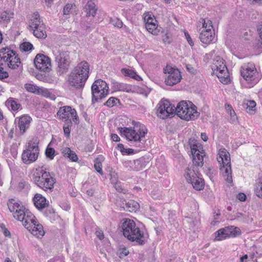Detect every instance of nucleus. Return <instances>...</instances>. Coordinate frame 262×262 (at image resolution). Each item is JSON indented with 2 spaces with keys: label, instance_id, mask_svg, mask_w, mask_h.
<instances>
[{
  "label": "nucleus",
  "instance_id": "f257e3e1",
  "mask_svg": "<svg viewBox=\"0 0 262 262\" xmlns=\"http://www.w3.org/2000/svg\"><path fill=\"white\" fill-rule=\"evenodd\" d=\"M190 148L193 157L192 164L189 165L184 173V176L188 183L192 182L195 177L200 174L199 172V168L203 166L204 157L205 156L201 145L190 144Z\"/></svg>",
  "mask_w": 262,
  "mask_h": 262
},
{
  "label": "nucleus",
  "instance_id": "f03ea898",
  "mask_svg": "<svg viewBox=\"0 0 262 262\" xmlns=\"http://www.w3.org/2000/svg\"><path fill=\"white\" fill-rule=\"evenodd\" d=\"M120 132L127 140L133 141L135 146L143 149L144 147L145 141L143 138L145 137L147 133V129L144 125L137 122L135 124L134 128H121Z\"/></svg>",
  "mask_w": 262,
  "mask_h": 262
},
{
  "label": "nucleus",
  "instance_id": "7ed1b4c3",
  "mask_svg": "<svg viewBox=\"0 0 262 262\" xmlns=\"http://www.w3.org/2000/svg\"><path fill=\"white\" fill-rule=\"evenodd\" d=\"M33 180L35 184L45 191H51L54 188L55 179L52 174L42 169L33 175Z\"/></svg>",
  "mask_w": 262,
  "mask_h": 262
},
{
  "label": "nucleus",
  "instance_id": "20e7f679",
  "mask_svg": "<svg viewBox=\"0 0 262 262\" xmlns=\"http://www.w3.org/2000/svg\"><path fill=\"white\" fill-rule=\"evenodd\" d=\"M0 58L5 63H7L8 67L11 69H17L21 72L23 64L15 51L8 47L3 48L0 50Z\"/></svg>",
  "mask_w": 262,
  "mask_h": 262
},
{
  "label": "nucleus",
  "instance_id": "39448f33",
  "mask_svg": "<svg viewBox=\"0 0 262 262\" xmlns=\"http://www.w3.org/2000/svg\"><path fill=\"white\" fill-rule=\"evenodd\" d=\"M217 160L220 164V170L223 176L226 177V181L228 183H232V170L229 152L225 148L220 149L217 155Z\"/></svg>",
  "mask_w": 262,
  "mask_h": 262
},
{
  "label": "nucleus",
  "instance_id": "423d86ee",
  "mask_svg": "<svg viewBox=\"0 0 262 262\" xmlns=\"http://www.w3.org/2000/svg\"><path fill=\"white\" fill-rule=\"evenodd\" d=\"M211 69L222 83L227 84L230 81L229 73L223 58L216 56L213 60Z\"/></svg>",
  "mask_w": 262,
  "mask_h": 262
},
{
  "label": "nucleus",
  "instance_id": "0eeeda50",
  "mask_svg": "<svg viewBox=\"0 0 262 262\" xmlns=\"http://www.w3.org/2000/svg\"><path fill=\"white\" fill-rule=\"evenodd\" d=\"M241 74L243 78L249 83H256L260 79V74L253 62L244 64L241 68Z\"/></svg>",
  "mask_w": 262,
  "mask_h": 262
},
{
  "label": "nucleus",
  "instance_id": "6e6552de",
  "mask_svg": "<svg viewBox=\"0 0 262 262\" xmlns=\"http://www.w3.org/2000/svg\"><path fill=\"white\" fill-rule=\"evenodd\" d=\"M20 214H15L16 219L21 222L26 229L35 228V229H43V226L36 219L35 216L30 211L26 210L20 211Z\"/></svg>",
  "mask_w": 262,
  "mask_h": 262
},
{
  "label": "nucleus",
  "instance_id": "1a4fd4ad",
  "mask_svg": "<svg viewBox=\"0 0 262 262\" xmlns=\"http://www.w3.org/2000/svg\"><path fill=\"white\" fill-rule=\"evenodd\" d=\"M93 103L100 102L108 94L107 84L101 79L96 80L91 87Z\"/></svg>",
  "mask_w": 262,
  "mask_h": 262
},
{
  "label": "nucleus",
  "instance_id": "9d476101",
  "mask_svg": "<svg viewBox=\"0 0 262 262\" xmlns=\"http://www.w3.org/2000/svg\"><path fill=\"white\" fill-rule=\"evenodd\" d=\"M26 149L24 150L21 159L26 164H30L38 158L39 155V148L37 143L29 141L26 144Z\"/></svg>",
  "mask_w": 262,
  "mask_h": 262
},
{
  "label": "nucleus",
  "instance_id": "9b49d317",
  "mask_svg": "<svg viewBox=\"0 0 262 262\" xmlns=\"http://www.w3.org/2000/svg\"><path fill=\"white\" fill-rule=\"evenodd\" d=\"M57 118L62 121L68 122L71 121L70 117L72 118L75 124L78 123V116L76 110L70 106H64L60 107L57 114Z\"/></svg>",
  "mask_w": 262,
  "mask_h": 262
},
{
  "label": "nucleus",
  "instance_id": "f8f14e48",
  "mask_svg": "<svg viewBox=\"0 0 262 262\" xmlns=\"http://www.w3.org/2000/svg\"><path fill=\"white\" fill-rule=\"evenodd\" d=\"M163 71L165 74H168L165 80V82L167 85L172 86L176 84L182 78L180 71L178 69L167 66L164 68Z\"/></svg>",
  "mask_w": 262,
  "mask_h": 262
},
{
  "label": "nucleus",
  "instance_id": "ddd939ff",
  "mask_svg": "<svg viewBox=\"0 0 262 262\" xmlns=\"http://www.w3.org/2000/svg\"><path fill=\"white\" fill-rule=\"evenodd\" d=\"M157 114L159 117L165 119L174 113V105L167 100H162L158 105Z\"/></svg>",
  "mask_w": 262,
  "mask_h": 262
},
{
  "label": "nucleus",
  "instance_id": "4468645a",
  "mask_svg": "<svg viewBox=\"0 0 262 262\" xmlns=\"http://www.w3.org/2000/svg\"><path fill=\"white\" fill-rule=\"evenodd\" d=\"M55 61L58 64V72L60 74L68 72L70 64V56L66 52H60L55 57Z\"/></svg>",
  "mask_w": 262,
  "mask_h": 262
},
{
  "label": "nucleus",
  "instance_id": "2eb2a0df",
  "mask_svg": "<svg viewBox=\"0 0 262 262\" xmlns=\"http://www.w3.org/2000/svg\"><path fill=\"white\" fill-rule=\"evenodd\" d=\"M34 63L37 69L43 72H49L51 67L50 58L42 54H37Z\"/></svg>",
  "mask_w": 262,
  "mask_h": 262
},
{
  "label": "nucleus",
  "instance_id": "dca6fc26",
  "mask_svg": "<svg viewBox=\"0 0 262 262\" xmlns=\"http://www.w3.org/2000/svg\"><path fill=\"white\" fill-rule=\"evenodd\" d=\"M123 235L128 240L136 241L140 245L145 243V236L143 230H122Z\"/></svg>",
  "mask_w": 262,
  "mask_h": 262
},
{
  "label": "nucleus",
  "instance_id": "f3484780",
  "mask_svg": "<svg viewBox=\"0 0 262 262\" xmlns=\"http://www.w3.org/2000/svg\"><path fill=\"white\" fill-rule=\"evenodd\" d=\"M189 101H181L178 104L176 107H174V113L178 116L187 121H189V119L191 118V117L188 118L189 116L186 113L189 107Z\"/></svg>",
  "mask_w": 262,
  "mask_h": 262
},
{
  "label": "nucleus",
  "instance_id": "a211bd4d",
  "mask_svg": "<svg viewBox=\"0 0 262 262\" xmlns=\"http://www.w3.org/2000/svg\"><path fill=\"white\" fill-rule=\"evenodd\" d=\"M89 64L85 61H81L73 69L74 72H77V75H80V77L85 81L89 77Z\"/></svg>",
  "mask_w": 262,
  "mask_h": 262
},
{
  "label": "nucleus",
  "instance_id": "6ab92c4d",
  "mask_svg": "<svg viewBox=\"0 0 262 262\" xmlns=\"http://www.w3.org/2000/svg\"><path fill=\"white\" fill-rule=\"evenodd\" d=\"M68 81L71 86L76 89L83 87L86 82L85 80H83V79L80 77V75H77V72L75 73L73 70L69 75Z\"/></svg>",
  "mask_w": 262,
  "mask_h": 262
},
{
  "label": "nucleus",
  "instance_id": "aec40b11",
  "mask_svg": "<svg viewBox=\"0 0 262 262\" xmlns=\"http://www.w3.org/2000/svg\"><path fill=\"white\" fill-rule=\"evenodd\" d=\"M214 240L221 241L227 237H234L241 234V230H217Z\"/></svg>",
  "mask_w": 262,
  "mask_h": 262
},
{
  "label": "nucleus",
  "instance_id": "412c9836",
  "mask_svg": "<svg viewBox=\"0 0 262 262\" xmlns=\"http://www.w3.org/2000/svg\"><path fill=\"white\" fill-rule=\"evenodd\" d=\"M199 32H200L199 38L202 43L209 45L212 42L215 35L213 29H208L205 31L199 30Z\"/></svg>",
  "mask_w": 262,
  "mask_h": 262
},
{
  "label": "nucleus",
  "instance_id": "4be33fe9",
  "mask_svg": "<svg viewBox=\"0 0 262 262\" xmlns=\"http://www.w3.org/2000/svg\"><path fill=\"white\" fill-rule=\"evenodd\" d=\"M32 118L28 115H24L19 118L18 126L21 135L24 134L30 126Z\"/></svg>",
  "mask_w": 262,
  "mask_h": 262
},
{
  "label": "nucleus",
  "instance_id": "5701e85b",
  "mask_svg": "<svg viewBox=\"0 0 262 262\" xmlns=\"http://www.w3.org/2000/svg\"><path fill=\"white\" fill-rule=\"evenodd\" d=\"M125 165L129 166L131 169L135 171H139L143 169L146 165V161L144 157L134 160L133 162L129 161L125 163Z\"/></svg>",
  "mask_w": 262,
  "mask_h": 262
},
{
  "label": "nucleus",
  "instance_id": "b1692460",
  "mask_svg": "<svg viewBox=\"0 0 262 262\" xmlns=\"http://www.w3.org/2000/svg\"><path fill=\"white\" fill-rule=\"evenodd\" d=\"M121 206L124 210L131 212H136L140 208L139 204L134 200H129L128 202L124 200L122 202Z\"/></svg>",
  "mask_w": 262,
  "mask_h": 262
},
{
  "label": "nucleus",
  "instance_id": "393cba45",
  "mask_svg": "<svg viewBox=\"0 0 262 262\" xmlns=\"http://www.w3.org/2000/svg\"><path fill=\"white\" fill-rule=\"evenodd\" d=\"M197 28L198 30L205 31L208 29L213 30V27L212 21L208 18H201L198 23Z\"/></svg>",
  "mask_w": 262,
  "mask_h": 262
},
{
  "label": "nucleus",
  "instance_id": "a878e982",
  "mask_svg": "<svg viewBox=\"0 0 262 262\" xmlns=\"http://www.w3.org/2000/svg\"><path fill=\"white\" fill-rule=\"evenodd\" d=\"M33 202L35 207L38 209H42L47 205L46 198L39 193L35 195Z\"/></svg>",
  "mask_w": 262,
  "mask_h": 262
},
{
  "label": "nucleus",
  "instance_id": "bb28decb",
  "mask_svg": "<svg viewBox=\"0 0 262 262\" xmlns=\"http://www.w3.org/2000/svg\"><path fill=\"white\" fill-rule=\"evenodd\" d=\"M9 210L13 213V216L16 219L15 214H20V211H24V210L21 209V207L20 206L18 203L15 202L14 199H11L9 200L7 203Z\"/></svg>",
  "mask_w": 262,
  "mask_h": 262
},
{
  "label": "nucleus",
  "instance_id": "cd10ccee",
  "mask_svg": "<svg viewBox=\"0 0 262 262\" xmlns=\"http://www.w3.org/2000/svg\"><path fill=\"white\" fill-rule=\"evenodd\" d=\"M33 35L38 38L44 39L47 37V33L44 25H40V26L31 29Z\"/></svg>",
  "mask_w": 262,
  "mask_h": 262
},
{
  "label": "nucleus",
  "instance_id": "c85d7f7f",
  "mask_svg": "<svg viewBox=\"0 0 262 262\" xmlns=\"http://www.w3.org/2000/svg\"><path fill=\"white\" fill-rule=\"evenodd\" d=\"M40 25H44L40 20V16L38 12H35L32 15L29 22V27L30 29H32L40 26Z\"/></svg>",
  "mask_w": 262,
  "mask_h": 262
},
{
  "label": "nucleus",
  "instance_id": "c756f323",
  "mask_svg": "<svg viewBox=\"0 0 262 262\" xmlns=\"http://www.w3.org/2000/svg\"><path fill=\"white\" fill-rule=\"evenodd\" d=\"M189 107L186 113L189 116L188 118L191 117L189 120H194L199 116L200 113L196 111V107L195 105L190 101H189Z\"/></svg>",
  "mask_w": 262,
  "mask_h": 262
},
{
  "label": "nucleus",
  "instance_id": "7c9ffc66",
  "mask_svg": "<svg viewBox=\"0 0 262 262\" xmlns=\"http://www.w3.org/2000/svg\"><path fill=\"white\" fill-rule=\"evenodd\" d=\"M121 223V229H139L138 227L136 228L135 222L130 219H123Z\"/></svg>",
  "mask_w": 262,
  "mask_h": 262
},
{
  "label": "nucleus",
  "instance_id": "2f4dec72",
  "mask_svg": "<svg viewBox=\"0 0 262 262\" xmlns=\"http://www.w3.org/2000/svg\"><path fill=\"white\" fill-rule=\"evenodd\" d=\"M193 186V188L197 190H200L204 188V180L200 177V175L197 176L192 180V182H189Z\"/></svg>",
  "mask_w": 262,
  "mask_h": 262
},
{
  "label": "nucleus",
  "instance_id": "473e14b6",
  "mask_svg": "<svg viewBox=\"0 0 262 262\" xmlns=\"http://www.w3.org/2000/svg\"><path fill=\"white\" fill-rule=\"evenodd\" d=\"M85 12L87 16H95L97 9L96 8L95 4L92 1H89L85 6Z\"/></svg>",
  "mask_w": 262,
  "mask_h": 262
},
{
  "label": "nucleus",
  "instance_id": "72a5a7b5",
  "mask_svg": "<svg viewBox=\"0 0 262 262\" xmlns=\"http://www.w3.org/2000/svg\"><path fill=\"white\" fill-rule=\"evenodd\" d=\"M121 72L124 75L128 76L137 80L139 81L142 79L141 77L137 75L136 72L131 69L123 68L121 70Z\"/></svg>",
  "mask_w": 262,
  "mask_h": 262
},
{
  "label": "nucleus",
  "instance_id": "f704fd0d",
  "mask_svg": "<svg viewBox=\"0 0 262 262\" xmlns=\"http://www.w3.org/2000/svg\"><path fill=\"white\" fill-rule=\"evenodd\" d=\"M62 153L65 157L69 158L72 161L76 162L78 160L77 155L69 147H66L63 149L62 151Z\"/></svg>",
  "mask_w": 262,
  "mask_h": 262
},
{
  "label": "nucleus",
  "instance_id": "c9c22d12",
  "mask_svg": "<svg viewBox=\"0 0 262 262\" xmlns=\"http://www.w3.org/2000/svg\"><path fill=\"white\" fill-rule=\"evenodd\" d=\"M220 216L221 213L220 210L218 209L214 211L213 215L210 221V224L213 227H214L217 224L220 222Z\"/></svg>",
  "mask_w": 262,
  "mask_h": 262
},
{
  "label": "nucleus",
  "instance_id": "e433bc0d",
  "mask_svg": "<svg viewBox=\"0 0 262 262\" xmlns=\"http://www.w3.org/2000/svg\"><path fill=\"white\" fill-rule=\"evenodd\" d=\"M6 105L8 107L11 108L13 111L17 110L20 106L19 104L17 103L11 98L6 101Z\"/></svg>",
  "mask_w": 262,
  "mask_h": 262
},
{
  "label": "nucleus",
  "instance_id": "4c0bfd02",
  "mask_svg": "<svg viewBox=\"0 0 262 262\" xmlns=\"http://www.w3.org/2000/svg\"><path fill=\"white\" fill-rule=\"evenodd\" d=\"M146 30L150 33L154 35H157L159 32V30L157 29L156 23L150 24L149 23L148 25H145Z\"/></svg>",
  "mask_w": 262,
  "mask_h": 262
},
{
  "label": "nucleus",
  "instance_id": "58836bf2",
  "mask_svg": "<svg viewBox=\"0 0 262 262\" xmlns=\"http://www.w3.org/2000/svg\"><path fill=\"white\" fill-rule=\"evenodd\" d=\"M41 94L44 97L50 98L52 100H55L56 97L54 95L52 94L48 90L45 89H41L39 88V91L38 94Z\"/></svg>",
  "mask_w": 262,
  "mask_h": 262
},
{
  "label": "nucleus",
  "instance_id": "ea45409f",
  "mask_svg": "<svg viewBox=\"0 0 262 262\" xmlns=\"http://www.w3.org/2000/svg\"><path fill=\"white\" fill-rule=\"evenodd\" d=\"M26 90L31 93L37 94L39 91V88L31 83H26L25 85Z\"/></svg>",
  "mask_w": 262,
  "mask_h": 262
},
{
  "label": "nucleus",
  "instance_id": "a19ab883",
  "mask_svg": "<svg viewBox=\"0 0 262 262\" xmlns=\"http://www.w3.org/2000/svg\"><path fill=\"white\" fill-rule=\"evenodd\" d=\"M120 103V100L117 98L112 97L110 98L104 103V105L110 107H112L116 105L117 103Z\"/></svg>",
  "mask_w": 262,
  "mask_h": 262
},
{
  "label": "nucleus",
  "instance_id": "79ce46f5",
  "mask_svg": "<svg viewBox=\"0 0 262 262\" xmlns=\"http://www.w3.org/2000/svg\"><path fill=\"white\" fill-rule=\"evenodd\" d=\"M72 124V121H69L68 122H66L63 126L64 134L67 138L70 137Z\"/></svg>",
  "mask_w": 262,
  "mask_h": 262
},
{
  "label": "nucleus",
  "instance_id": "37998d69",
  "mask_svg": "<svg viewBox=\"0 0 262 262\" xmlns=\"http://www.w3.org/2000/svg\"><path fill=\"white\" fill-rule=\"evenodd\" d=\"M13 13L10 11H3L0 13V18L2 20L8 22L12 17Z\"/></svg>",
  "mask_w": 262,
  "mask_h": 262
},
{
  "label": "nucleus",
  "instance_id": "c03bdc74",
  "mask_svg": "<svg viewBox=\"0 0 262 262\" xmlns=\"http://www.w3.org/2000/svg\"><path fill=\"white\" fill-rule=\"evenodd\" d=\"M255 193L259 198H262V178L259 179V182L255 187Z\"/></svg>",
  "mask_w": 262,
  "mask_h": 262
},
{
  "label": "nucleus",
  "instance_id": "a18cd8bd",
  "mask_svg": "<svg viewBox=\"0 0 262 262\" xmlns=\"http://www.w3.org/2000/svg\"><path fill=\"white\" fill-rule=\"evenodd\" d=\"M19 49L21 51L27 52L31 51L33 49V46L29 42H24L20 44Z\"/></svg>",
  "mask_w": 262,
  "mask_h": 262
},
{
  "label": "nucleus",
  "instance_id": "49530a36",
  "mask_svg": "<svg viewBox=\"0 0 262 262\" xmlns=\"http://www.w3.org/2000/svg\"><path fill=\"white\" fill-rule=\"evenodd\" d=\"M144 20L145 23V25H148V23H149V24L156 23L157 20L154 18L150 14H149L148 13H144Z\"/></svg>",
  "mask_w": 262,
  "mask_h": 262
},
{
  "label": "nucleus",
  "instance_id": "de8ad7c7",
  "mask_svg": "<svg viewBox=\"0 0 262 262\" xmlns=\"http://www.w3.org/2000/svg\"><path fill=\"white\" fill-rule=\"evenodd\" d=\"M246 111L249 113H252L254 112L253 108L256 106V102L253 100L248 101L247 103Z\"/></svg>",
  "mask_w": 262,
  "mask_h": 262
},
{
  "label": "nucleus",
  "instance_id": "09e8293b",
  "mask_svg": "<svg viewBox=\"0 0 262 262\" xmlns=\"http://www.w3.org/2000/svg\"><path fill=\"white\" fill-rule=\"evenodd\" d=\"M2 59L0 58V79L6 78L8 77V72L4 70V63Z\"/></svg>",
  "mask_w": 262,
  "mask_h": 262
},
{
  "label": "nucleus",
  "instance_id": "8fccbe9b",
  "mask_svg": "<svg viewBox=\"0 0 262 262\" xmlns=\"http://www.w3.org/2000/svg\"><path fill=\"white\" fill-rule=\"evenodd\" d=\"M31 234L37 238H41L45 234V230H29Z\"/></svg>",
  "mask_w": 262,
  "mask_h": 262
},
{
  "label": "nucleus",
  "instance_id": "3c124183",
  "mask_svg": "<svg viewBox=\"0 0 262 262\" xmlns=\"http://www.w3.org/2000/svg\"><path fill=\"white\" fill-rule=\"evenodd\" d=\"M119 256L122 258L129 254V251L125 247L120 248L117 252Z\"/></svg>",
  "mask_w": 262,
  "mask_h": 262
},
{
  "label": "nucleus",
  "instance_id": "603ef678",
  "mask_svg": "<svg viewBox=\"0 0 262 262\" xmlns=\"http://www.w3.org/2000/svg\"><path fill=\"white\" fill-rule=\"evenodd\" d=\"M226 109L228 113L230 114L233 120H234L235 119H236L235 113L231 105L227 104L226 106Z\"/></svg>",
  "mask_w": 262,
  "mask_h": 262
},
{
  "label": "nucleus",
  "instance_id": "864d4df0",
  "mask_svg": "<svg viewBox=\"0 0 262 262\" xmlns=\"http://www.w3.org/2000/svg\"><path fill=\"white\" fill-rule=\"evenodd\" d=\"M94 167L96 170L100 174H103V171L102 170V164L100 160H98V159H97L96 160L95 164H94Z\"/></svg>",
  "mask_w": 262,
  "mask_h": 262
},
{
  "label": "nucleus",
  "instance_id": "5fc2aeb1",
  "mask_svg": "<svg viewBox=\"0 0 262 262\" xmlns=\"http://www.w3.org/2000/svg\"><path fill=\"white\" fill-rule=\"evenodd\" d=\"M75 7V5L74 4H67L63 8V15H68L70 13L71 10Z\"/></svg>",
  "mask_w": 262,
  "mask_h": 262
},
{
  "label": "nucleus",
  "instance_id": "6e6d98bb",
  "mask_svg": "<svg viewBox=\"0 0 262 262\" xmlns=\"http://www.w3.org/2000/svg\"><path fill=\"white\" fill-rule=\"evenodd\" d=\"M55 150L53 148H47L46 150V155L48 158L53 159L54 157Z\"/></svg>",
  "mask_w": 262,
  "mask_h": 262
},
{
  "label": "nucleus",
  "instance_id": "4d7b16f0",
  "mask_svg": "<svg viewBox=\"0 0 262 262\" xmlns=\"http://www.w3.org/2000/svg\"><path fill=\"white\" fill-rule=\"evenodd\" d=\"M112 23L113 25L118 28H121L123 26V23L122 20H121L118 18H115L112 20Z\"/></svg>",
  "mask_w": 262,
  "mask_h": 262
},
{
  "label": "nucleus",
  "instance_id": "13d9d810",
  "mask_svg": "<svg viewBox=\"0 0 262 262\" xmlns=\"http://www.w3.org/2000/svg\"><path fill=\"white\" fill-rule=\"evenodd\" d=\"M114 187L116 190L119 192L125 193L126 192V190L122 188L121 185L120 184V183L116 182V184H115Z\"/></svg>",
  "mask_w": 262,
  "mask_h": 262
},
{
  "label": "nucleus",
  "instance_id": "bf43d9fd",
  "mask_svg": "<svg viewBox=\"0 0 262 262\" xmlns=\"http://www.w3.org/2000/svg\"><path fill=\"white\" fill-rule=\"evenodd\" d=\"M95 234L100 241L106 239L102 230H96Z\"/></svg>",
  "mask_w": 262,
  "mask_h": 262
},
{
  "label": "nucleus",
  "instance_id": "052dcab7",
  "mask_svg": "<svg viewBox=\"0 0 262 262\" xmlns=\"http://www.w3.org/2000/svg\"><path fill=\"white\" fill-rule=\"evenodd\" d=\"M118 88L119 91H123L127 92H129L130 90L128 86L123 84H120L118 85Z\"/></svg>",
  "mask_w": 262,
  "mask_h": 262
},
{
  "label": "nucleus",
  "instance_id": "680f3d73",
  "mask_svg": "<svg viewBox=\"0 0 262 262\" xmlns=\"http://www.w3.org/2000/svg\"><path fill=\"white\" fill-rule=\"evenodd\" d=\"M247 198L246 194L244 193L240 192L237 195V199L241 201H245Z\"/></svg>",
  "mask_w": 262,
  "mask_h": 262
},
{
  "label": "nucleus",
  "instance_id": "e2e57ef3",
  "mask_svg": "<svg viewBox=\"0 0 262 262\" xmlns=\"http://www.w3.org/2000/svg\"><path fill=\"white\" fill-rule=\"evenodd\" d=\"M186 69L187 71L192 74H194L195 72V70L194 69V68L190 64H187L186 66Z\"/></svg>",
  "mask_w": 262,
  "mask_h": 262
},
{
  "label": "nucleus",
  "instance_id": "0e129e2a",
  "mask_svg": "<svg viewBox=\"0 0 262 262\" xmlns=\"http://www.w3.org/2000/svg\"><path fill=\"white\" fill-rule=\"evenodd\" d=\"M185 36L186 37V39L187 40V41L188 42V43L191 46H193V42L192 40V39L191 38L190 35H189V34L188 33H185Z\"/></svg>",
  "mask_w": 262,
  "mask_h": 262
},
{
  "label": "nucleus",
  "instance_id": "69168bd1",
  "mask_svg": "<svg viewBox=\"0 0 262 262\" xmlns=\"http://www.w3.org/2000/svg\"><path fill=\"white\" fill-rule=\"evenodd\" d=\"M258 31L259 32V37H260L259 41L260 42L261 45L262 46V24L258 26Z\"/></svg>",
  "mask_w": 262,
  "mask_h": 262
},
{
  "label": "nucleus",
  "instance_id": "338daca9",
  "mask_svg": "<svg viewBox=\"0 0 262 262\" xmlns=\"http://www.w3.org/2000/svg\"><path fill=\"white\" fill-rule=\"evenodd\" d=\"M111 139L115 142H118L120 141V138L117 134H112L111 135Z\"/></svg>",
  "mask_w": 262,
  "mask_h": 262
},
{
  "label": "nucleus",
  "instance_id": "774afa93",
  "mask_svg": "<svg viewBox=\"0 0 262 262\" xmlns=\"http://www.w3.org/2000/svg\"><path fill=\"white\" fill-rule=\"evenodd\" d=\"M162 39L163 42L166 43H169L170 42V39L167 34H165L163 36Z\"/></svg>",
  "mask_w": 262,
  "mask_h": 262
}]
</instances>
